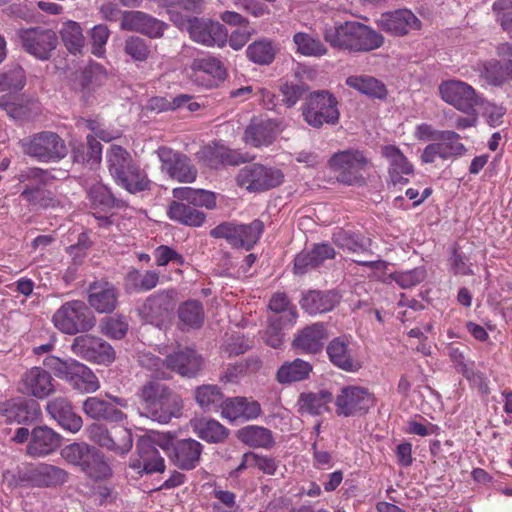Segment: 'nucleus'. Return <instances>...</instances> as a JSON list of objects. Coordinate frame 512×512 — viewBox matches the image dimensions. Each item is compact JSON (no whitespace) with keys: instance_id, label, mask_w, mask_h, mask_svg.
<instances>
[{"instance_id":"obj_14","label":"nucleus","mask_w":512,"mask_h":512,"mask_svg":"<svg viewBox=\"0 0 512 512\" xmlns=\"http://www.w3.org/2000/svg\"><path fill=\"white\" fill-rule=\"evenodd\" d=\"M374 405V394L365 387L354 385L341 388L335 399L336 413L344 417L365 414Z\"/></svg>"},{"instance_id":"obj_9","label":"nucleus","mask_w":512,"mask_h":512,"mask_svg":"<svg viewBox=\"0 0 512 512\" xmlns=\"http://www.w3.org/2000/svg\"><path fill=\"white\" fill-rule=\"evenodd\" d=\"M157 445L166 451L171 462L180 470H193L200 463L203 445L195 439L175 440L171 436H164Z\"/></svg>"},{"instance_id":"obj_26","label":"nucleus","mask_w":512,"mask_h":512,"mask_svg":"<svg viewBox=\"0 0 512 512\" xmlns=\"http://www.w3.org/2000/svg\"><path fill=\"white\" fill-rule=\"evenodd\" d=\"M121 28L138 32L149 38H160L167 24L142 11H126L122 15Z\"/></svg>"},{"instance_id":"obj_60","label":"nucleus","mask_w":512,"mask_h":512,"mask_svg":"<svg viewBox=\"0 0 512 512\" xmlns=\"http://www.w3.org/2000/svg\"><path fill=\"white\" fill-rule=\"evenodd\" d=\"M495 21L512 37V0H496L492 5Z\"/></svg>"},{"instance_id":"obj_38","label":"nucleus","mask_w":512,"mask_h":512,"mask_svg":"<svg viewBox=\"0 0 512 512\" xmlns=\"http://www.w3.org/2000/svg\"><path fill=\"white\" fill-rule=\"evenodd\" d=\"M169 219L190 227H200L206 220V214L190 204L172 201L168 207Z\"/></svg>"},{"instance_id":"obj_50","label":"nucleus","mask_w":512,"mask_h":512,"mask_svg":"<svg viewBox=\"0 0 512 512\" xmlns=\"http://www.w3.org/2000/svg\"><path fill=\"white\" fill-rule=\"evenodd\" d=\"M296 52L307 57H321L328 54V48L318 38L305 32H297L293 36Z\"/></svg>"},{"instance_id":"obj_42","label":"nucleus","mask_w":512,"mask_h":512,"mask_svg":"<svg viewBox=\"0 0 512 512\" xmlns=\"http://www.w3.org/2000/svg\"><path fill=\"white\" fill-rule=\"evenodd\" d=\"M346 85L371 98L385 99L387 89L383 82L370 75H352L346 81Z\"/></svg>"},{"instance_id":"obj_10","label":"nucleus","mask_w":512,"mask_h":512,"mask_svg":"<svg viewBox=\"0 0 512 512\" xmlns=\"http://www.w3.org/2000/svg\"><path fill=\"white\" fill-rule=\"evenodd\" d=\"M438 90L445 103L465 114H473L474 108L484 104V98L471 85L461 80L442 81Z\"/></svg>"},{"instance_id":"obj_59","label":"nucleus","mask_w":512,"mask_h":512,"mask_svg":"<svg viewBox=\"0 0 512 512\" xmlns=\"http://www.w3.org/2000/svg\"><path fill=\"white\" fill-rule=\"evenodd\" d=\"M269 308L275 313L274 316L284 313L285 315L282 316L284 321L291 325L294 323L297 316L295 306L291 304L285 293H275L270 299Z\"/></svg>"},{"instance_id":"obj_51","label":"nucleus","mask_w":512,"mask_h":512,"mask_svg":"<svg viewBox=\"0 0 512 512\" xmlns=\"http://www.w3.org/2000/svg\"><path fill=\"white\" fill-rule=\"evenodd\" d=\"M276 52L274 42L266 38L254 41L246 49L247 58L259 65L271 64L275 59Z\"/></svg>"},{"instance_id":"obj_37","label":"nucleus","mask_w":512,"mask_h":512,"mask_svg":"<svg viewBox=\"0 0 512 512\" xmlns=\"http://www.w3.org/2000/svg\"><path fill=\"white\" fill-rule=\"evenodd\" d=\"M65 381L73 389L82 393H93L100 387L99 380L93 371L77 360H73L72 367Z\"/></svg>"},{"instance_id":"obj_57","label":"nucleus","mask_w":512,"mask_h":512,"mask_svg":"<svg viewBox=\"0 0 512 512\" xmlns=\"http://www.w3.org/2000/svg\"><path fill=\"white\" fill-rule=\"evenodd\" d=\"M287 324H289V322L284 321L282 316H271L269 318V324L263 334L265 343L275 349L281 347L284 340L283 328Z\"/></svg>"},{"instance_id":"obj_40","label":"nucleus","mask_w":512,"mask_h":512,"mask_svg":"<svg viewBox=\"0 0 512 512\" xmlns=\"http://www.w3.org/2000/svg\"><path fill=\"white\" fill-rule=\"evenodd\" d=\"M335 292L309 291L301 300V307L310 315L331 311L338 303Z\"/></svg>"},{"instance_id":"obj_54","label":"nucleus","mask_w":512,"mask_h":512,"mask_svg":"<svg viewBox=\"0 0 512 512\" xmlns=\"http://www.w3.org/2000/svg\"><path fill=\"white\" fill-rule=\"evenodd\" d=\"M261 367V361L258 358H249L234 364H229L220 376L222 383H238L247 372H256Z\"/></svg>"},{"instance_id":"obj_47","label":"nucleus","mask_w":512,"mask_h":512,"mask_svg":"<svg viewBox=\"0 0 512 512\" xmlns=\"http://www.w3.org/2000/svg\"><path fill=\"white\" fill-rule=\"evenodd\" d=\"M332 399V393L326 390H321L316 393H303L298 401L299 411L311 415H321L329 410L328 404Z\"/></svg>"},{"instance_id":"obj_28","label":"nucleus","mask_w":512,"mask_h":512,"mask_svg":"<svg viewBox=\"0 0 512 512\" xmlns=\"http://www.w3.org/2000/svg\"><path fill=\"white\" fill-rule=\"evenodd\" d=\"M196 158L199 163L213 169L222 165H238L245 161L240 153L218 143L203 146L196 153Z\"/></svg>"},{"instance_id":"obj_20","label":"nucleus","mask_w":512,"mask_h":512,"mask_svg":"<svg viewBox=\"0 0 512 512\" xmlns=\"http://www.w3.org/2000/svg\"><path fill=\"white\" fill-rule=\"evenodd\" d=\"M156 154L161 162L162 171L170 178L182 183L195 181L197 170L190 164L187 156L166 146L159 147Z\"/></svg>"},{"instance_id":"obj_43","label":"nucleus","mask_w":512,"mask_h":512,"mask_svg":"<svg viewBox=\"0 0 512 512\" xmlns=\"http://www.w3.org/2000/svg\"><path fill=\"white\" fill-rule=\"evenodd\" d=\"M312 372V365L300 358L282 364L277 373L276 380L280 384H291L307 379Z\"/></svg>"},{"instance_id":"obj_24","label":"nucleus","mask_w":512,"mask_h":512,"mask_svg":"<svg viewBox=\"0 0 512 512\" xmlns=\"http://www.w3.org/2000/svg\"><path fill=\"white\" fill-rule=\"evenodd\" d=\"M174 308L172 293L161 291L150 295L139 309V313L147 323L160 327L171 318Z\"/></svg>"},{"instance_id":"obj_2","label":"nucleus","mask_w":512,"mask_h":512,"mask_svg":"<svg viewBox=\"0 0 512 512\" xmlns=\"http://www.w3.org/2000/svg\"><path fill=\"white\" fill-rule=\"evenodd\" d=\"M139 397L147 415L159 423L166 424L182 414L181 396L161 382L150 381L143 385Z\"/></svg>"},{"instance_id":"obj_46","label":"nucleus","mask_w":512,"mask_h":512,"mask_svg":"<svg viewBox=\"0 0 512 512\" xmlns=\"http://www.w3.org/2000/svg\"><path fill=\"white\" fill-rule=\"evenodd\" d=\"M0 108L13 119H27L31 116L33 109L37 108V103L33 100L24 99L16 95H3L0 97Z\"/></svg>"},{"instance_id":"obj_19","label":"nucleus","mask_w":512,"mask_h":512,"mask_svg":"<svg viewBox=\"0 0 512 512\" xmlns=\"http://www.w3.org/2000/svg\"><path fill=\"white\" fill-rule=\"evenodd\" d=\"M326 352L330 362L345 372L354 373L362 368L357 346L346 336L332 339L326 347Z\"/></svg>"},{"instance_id":"obj_30","label":"nucleus","mask_w":512,"mask_h":512,"mask_svg":"<svg viewBox=\"0 0 512 512\" xmlns=\"http://www.w3.org/2000/svg\"><path fill=\"white\" fill-rule=\"evenodd\" d=\"M40 414L39 404L35 401L17 398L0 403V415L5 417L8 423H31L37 420Z\"/></svg>"},{"instance_id":"obj_29","label":"nucleus","mask_w":512,"mask_h":512,"mask_svg":"<svg viewBox=\"0 0 512 512\" xmlns=\"http://www.w3.org/2000/svg\"><path fill=\"white\" fill-rule=\"evenodd\" d=\"M279 132L276 120L266 117H254L244 132V141L253 147L269 146Z\"/></svg>"},{"instance_id":"obj_36","label":"nucleus","mask_w":512,"mask_h":512,"mask_svg":"<svg viewBox=\"0 0 512 512\" xmlns=\"http://www.w3.org/2000/svg\"><path fill=\"white\" fill-rule=\"evenodd\" d=\"M261 412V406L257 401L248 400L245 397H233L223 402L221 415L230 421L252 420L256 419Z\"/></svg>"},{"instance_id":"obj_44","label":"nucleus","mask_w":512,"mask_h":512,"mask_svg":"<svg viewBox=\"0 0 512 512\" xmlns=\"http://www.w3.org/2000/svg\"><path fill=\"white\" fill-rule=\"evenodd\" d=\"M159 279L160 273L155 270L131 269L125 276V288L131 292H147L158 285Z\"/></svg>"},{"instance_id":"obj_58","label":"nucleus","mask_w":512,"mask_h":512,"mask_svg":"<svg viewBox=\"0 0 512 512\" xmlns=\"http://www.w3.org/2000/svg\"><path fill=\"white\" fill-rule=\"evenodd\" d=\"M332 242L337 247L352 253L365 250L359 235L342 228H338L333 232Z\"/></svg>"},{"instance_id":"obj_32","label":"nucleus","mask_w":512,"mask_h":512,"mask_svg":"<svg viewBox=\"0 0 512 512\" xmlns=\"http://www.w3.org/2000/svg\"><path fill=\"white\" fill-rule=\"evenodd\" d=\"M61 444V437L48 426L35 427L27 445V454L32 457H44L54 452Z\"/></svg>"},{"instance_id":"obj_6","label":"nucleus","mask_w":512,"mask_h":512,"mask_svg":"<svg viewBox=\"0 0 512 512\" xmlns=\"http://www.w3.org/2000/svg\"><path fill=\"white\" fill-rule=\"evenodd\" d=\"M305 122L313 128L335 125L340 118L336 97L326 90L312 92L302 106Z\"/></svg>"},{"instance_id":"obj_11","label":"nucleus","mask_w":512,"mask_h":512,"mask_svg":"<svg viewBox=\"0 0 512 512\" xmlns=\"http://www.w3.org/2000/svg\"><path fill=\"white\" fill-rule=\"evenodd\" d=\"M18 482L39 488H51L63 485L68 473L48 463H27L17 471Z\"/></svg>"},{"instance_id":"obj_17","label":"nucleus","mask_w":512,"mask_h":512,"mask_svg":"<svg viewBox=\"0 0 512 512\" xmlns=\"http://www.w3.org/2000/svg\"><path fill=\"white\" fill-rule=\"evenodd\" d=\"M71 351L84 360L98 364L111 363L115 359V351L109 343L88 334L76 336Z\"/></svg>"},{"instance_id":"obj_55","label":"nucleus","mask_w":512,"mask_h":512,"mask_svg":"<svg viewBox=\"0 0 512 512\" xmlns=\"http://www.w3.org/2000/svg\"><path fill=\"white\" fill-rule=\"evenodd\" d=\"M483 75L486 81L493 86H502L506 81L512 80V60L488 63Z\"/></svg>"},{"instance_id":"obj_18","label":"nucleus","mask_w":512,"mask_h":512,"mask_svg":"<svg viewBox=\"0 0 512 512\" xmlns=\"http://www.w3.org/2000/svg\"><path fill=\"white\" fill-rule=\"evenodd\" d=\"M460 135L452 130H444L433 143L428 144L422 151L420 159L423 163L431 164L437 158L447 160L453 157H460L467 151L465 145L460 141Z\"/></svg>"},{"instance_id":"obj_35","label":"nucleus","mask_w":512,"mask_h":512,"mask_svg":"<svg viewBox=\"0 0 512 512\" xmlns=\"http://www.w3.org/2000/svg\"><path fill=\"white\" fill-rule=\"evenodd\" d=\"M87 198L93 215L100 220L107 221L108 218L102 214H106L115 207H121V201L112 194L106 185L100 182L89 188Z\"/></svg>"},{"instance_id":"obj_5","label":"nucleus","mask_w":512,"mask_h":512,"mask_svg":"<svg viewBox=\"0 0 512 512\" xmlns=\"http://www.w3.org/2000/svg\"><path fill=\"white\" fill-rule=\"evenodd\" d=\"M54 179L49 170L32 167L23 171L20 182H28L20 194V198L27 202L32 209H46L57 205L52 191L46 186Z\"/></svg>"},{"instance_id":"obj_8","label":"nucleus","mask_w":512,"mask_h":512,"mask_svg":"<svg viewBox=\"0 0 512 512\" xmlns=\"http://www.w3.org/2000/svg\"><path fill=\"white\" fill-rule=\"evenodd\" d=\"M264 232V223L255 219L249 224L222 222L210 230V236L215 239H225L235 248L251 250Z\"/></svg>"},{"instance_id":"obj_63","label":"nucleus","mask_w":512,"mask_h":512,"mask_svg":"<svg viewBox=\"0 0 512 512\" xmlns=\"http://www.w3.org/2000/svg\"><path fill=\"white\" fill-rule=\"evenodd\" d=\"M138 362L143 368L152 371L154 377L160 379L168 378L165 371L166 359L162 360L151 352H143L139 355Z\"/></svg>"},{"instance_id":"obj_56","label":"nucleus","mask_w":512,"mask_h":512,"mask_svg":"<svg viewBox=\"0 0 512 512\" xmlns=\"http://www.w3.org/2000/svg\"><path fill=\"white\" fill-rule=\"evenodd\" d=\"M87 146L81 145L73 150L74 161L99 164L102 157V145L93 135L86 137Z\"/></svg>"},{"instance_id":"obj_27","label":"nucleus","mask_w":512,"mask_h":512,"mask_svg":"<svg viewBox=\"0 0 512 512\" xmlns=\"http://www.w3.org/2000/svg\"><path fill=\"white\" fill-rule=\"evenodd\" d=\"M328 337L326 325L314 323L298 331L293 339L292 346L300 353L314 355L323 350Z\"/></svg>"},{"instance_id":"obj_25","label":"nucleus","mask_w":512,"mask_h":512,"mask_svg":"<svg viewBox=\"0 0 512 512\" xmlns=\"http://www.w3.org/2000/svg\"><path fill=\"white\" fill-rule=\"evenodd\" d=\"M381 155L388 162L389 182L395 185H405L414 174V166L396 145L388 144L381 148Z\"/></svg>"},{"instance_id":"obj_49","label":"nucleus","mask_w":512,"mask_h":512,"mask_svg":"<svg viewBox=\"0 0 512 512\" xmlns=\"http://www.w3.org/2000/svg\"><path fill=\"white\" fill-rule=\"evenodd\" d=\"M178 317L180 323L186 328H201L205 319L202 303L198 300H188L182 303L178 308Z\"/></svg>"},{"instance_id":"obj_53","label":"nucleus","mask_w":512,"mask_h":512,"mask_svg":"<svg viewBox=\"0 0 512 512\" xmlns=\"http://www.w3.org/2000/svg\"><path fill=\"white\" fill-rule=\"evenodd\" d=\"M61 39L64 46L72 54L81 53L84 47L85 38L82 28L75 21H67L63 23L60 29Z\"/></svg>"},{"instance_id":"obj_33","label":"nucleus","mask_w":512,"mask_h":512,"mask_svg":"<svg viewBox=\"0 0 512 512\" xmlns=\"http://www.w3.org/2000/svg\"><path fill=\"white\" fill-rule=\"evenodd\" d=\"M202 364V357L190 348L176 351L166 358V368L181 376H196L201 370Z\"/></svg>"},{"instance_id":"obj_16","label":"nucleus","mask_w":512,"mask_h":512,"mask_svg":"<svg viewBox=\"0 0 512 512\" xmlns=\"http://www.w3.org/2000/svg\"><path fill=\"white\" fill-rule=\"evenodd\" d=\"M368 160L359 150H345L335 153L329 160V166L338 172V179L348 185L362 180L361 171Z\"/></svg>"},{"instance_id":"obj_1","label":"nucleus","mask_w":512,"mask_h":512,"mask_svg":"<svg viewBox=\"0 0 512 512\" xmlns=\"http://www.w3.org/2000/svg\"><path fill=\"white\" fill-rule=\"evenodd\" d=\"M321 33L331 48L349 54L371 52L384 44L381 33L355 20L326 23Z\"/></svg>"},{"instance_id":"obj_7","label":"nucleus","mask_w":512,"mask_h":512,"mask_svg":"<svg viewBox=\"0 0 512 512\" xmlns=\"http://www.w3.org/2000/svg\"><path fill=\"white\" fill-rule=\"evenodd\" d=\"M21 146L24 154L44 163L59 161L67 155L64 140L52 131L35 133L23 139Z\"/></svg>"},{"instance_id":"obj_34","label":"nucleus","mask_w":512,"mask_h":512,"mask_svg":"<svg viewBox=\"0 0 512 512\" xmlns=\"http://www.w3.org/2000/svg\"><path fill=\"white\" fill-rule=\"evenodd\" d=\"M117 290L109 282H93L88 289V303L99 313H111L117 305Z\"/></svg>"},{"instance_id":"obj_45","label":"nucleus","mask_w":512,"mask_h":512,"mask_svg":"<svg viewBox=\"0 0 512 512\" xmlns=\"http://www.w3.org/2000/svg\"><path fill=\"white\" fill-rule=\"evenodd\" d=\"M192 427L198 437L208 443L224 442L229 435V430L214 419H197Z\"/></svg>"},{"instance_id":"obj_39","label":"nucleus","mask_w":512,"mask_h":512,"mask_svg":"<svg viewBox=\"0 0 512 512\" xmlns=\"http://www.w3.org/2000/svg\"><path fill=\"white\" fill-rule=\"evenodd\" d=\"M191 69L196 74H204L209 77L207 87L216 86L227 76L223 63L213 56L194 59L191 63Z\"/></svg>"},{"instance_id":"obj_23","label":"nucleus","mask_w":512,"mask_h":512,"mask_svg":"<svg viewBox=\"0 0 512 512\" xmlns=\"http://www.w3.org/2000/svg\"><path fill=\"white\" fill-rule=\"evenodd\" d=\"M376 24L381 30L392 36H405L422 27L419 18L408 9L382 13L376 20Z\"/></svg>"},{"instance_id":"obj_48","label":"nucleus","mask_w":512,"mask_h":512,"mask_svg":"<svg viewBox=\"0 0 512 512\" xmlns=\"http://www.w3.org/2000/svg\"><path fill=\"white\" fill-rule=\"evenodd\" d=\"M80 468L93 480H103L111 475V468L105 461L103 454L94 447H91Z\"/></svg>"},{"instance_id":"obj_22","label":"nucleus","mask_w":512,"mask_h":512,"mask_svg":"<svg viewBox=\"0 0 512 512\" xmlns=\"http://www.w3.org/2000/svg\"><path fill=\"white\" fill-rule=\"evenodd\" d=\"M137 456L130 459L129 467L139 475L163 472L165 461L161 457L156 443L150 437H142L136 445Z\"/></svg>"},{"instance_id":"obj_41","label":"nucleus","mask_w":512,"mask_h":512,"mask_svg":"<svg viewBox=\"0 0 512 512\" xmlns=\"http://www.w3.org/2000/svg\"><path fill=\"white\" fill-rule=\"evenodd\" d=\"M237 438L243 444L252 448L270 449L275 441L272 432L257 425H248L237 431Z\"/></svg>"},{"instance_id":"obj_31","label":"nucleus","mask_w":512,"mask_h":512,"mask_svg":"<svg viewBox=\"0 0 512 512\" xmlns=\"http://www.w3.org/2000/svg\"><path fill=\"white\" fill-rule=\"evenodd\" d=\"M46 411L65 430L77 433L83 425L82 418L77 415L71 402L62 396L49 400Z\"/></svg>"},{"instance_id":"obj_3","label":"nucleus","mask_w":512,"mask_h":512,"mask_svg":"<svg viewBox=\"0 0 512 512\" xmlns=\"http://www.w3.org/2000/svg\"><path fill=\"white\" fill-rule=\"evenodd\" d=\"M106 162L116 184L128 192L138 193L150 189L151 182L147 174L122 146L111 145L106 152Z\"/></svg>"},{"instance_id":"obj_13","label":"nucleus","mask_w":512,"mask_h":512,"mask_svg":"<svg viewBox=\"0 0 512 512\" xmlns=\"http://www.w3.org/2000/svg\"><path fill=\"white\" fill-rule=\"evenodd\" d=\"M175 22L180 28L187 30L194 42L204 46L223 47L227 42L228 31L219 22L206 21L197 17Z\"/></svg>"},{"instance_id":"obj_61","label":"nucleus","mask_w":512,"mask_h":512,"mask_svg":"<svg viewBox=\"0 0 512 512\" xmlns=\"http://www.w3.org/2000/svg\"><path fill=\"white\" fill-rule=\"evenodd\" d=\"M133 438L131 430L123 426L113 427L111 429V445L109 450L119 454H125L131 450Z\"/></svg>"},{"instance_id":"obj_21","label":"nucleus","mask_w":512,"mask_h":512,"mask_svg":"<svg viewBox=\"0 0 512 512\" xmlns=\"http://www.w3.org/2000/svg\"><path fill=\"white\" fill-rule=\"evenodd\" d=\"M18 391L23 395L43 400L55 391V381L46 369L35 366L21 376Z\"/></svg>"},{"instance_id":"obj_52","label":"nucleus","mask_w":512,"mask_h":512,"mask_svg":"<svg viewBox=\"0 0 512 512\" xmlns=\"http://www.w3.org/2000/svg\"><path fill=\"white\" fill-rule=\"evenodd\" d=\"M194 397L196 403L203 410H213L217 407L222 408L223 404V393L217 385L205 384L196 387L194 391Z\"/></svg>"},{"instance_id":"obj_64","label":"nucleus","mask_w":512,"mask_h":512,"mask_svg":"<svg viewBox=\"0 0 512 512\" xmlns=\"http://www.w3.org/2000/svg\"><path fill=\"white\" fill-rule=\"evenodd\" d=\"M391 278L402 288H411L418 285L426 278V270L423 267H417L405 272L391 274Z\"/></svg>"},{"instance_id":"obj_4","label":"nucleus","mask_w":512,"mask_h":512,"mask_svg":"<svg viewBox=\"0 0 512 512\" xmlns=\"http://www.w3.org/2000/svg\"><path fill=\"white\" fill-rule=\"evenodd\" d=\"M54 327L63 334L87 333L96 325V318L82 300H69L63 303L52 315Z\"/></svg>"},{"instance_id":"obj_12","label":"nucleus","mask_w":512,"mask_h":512,"mask_svg":"<svg viewBox=\"0 0 512 512\" xmlns=\"http://www.w3.org/2000/svg\"><path fill=\"white\" fill-rule=\"evenodd\" d=\"M284 175L277 168L266 167L261 164L247 165L237 174V184L250 192H261L279 186Z\"/></svg>"},{"instance_id":"obj_62","label":"nucleus","mask_w":512,"mask_h":512,"mask_svg":"<svg viewBox=\"0 0 512 512\" xmlns=\"http://www.w3.org/2000/svg\"><path fill=\"white\" fill-rule=\"evenodd\" d=\"M124 51L136 62L146 61L151 53L150 45L138 36H130L125 40Z\"/></svg>"},{"instance_id":"obj_15","label":"nucleus","mask_w":512,"mask_h":512,"mask_svg":"<svg viewBox=\"0 0 512 512\" xmlns=\"http://www.w3.org/2000/svg\"><path fill=\"white\" fill-rule=\"evenodd\" d=\"M18 37L24 50L40 60H47L56 48L58 38L51 29L33 27L20 29Z\"/></svg>"}]
</instances>
